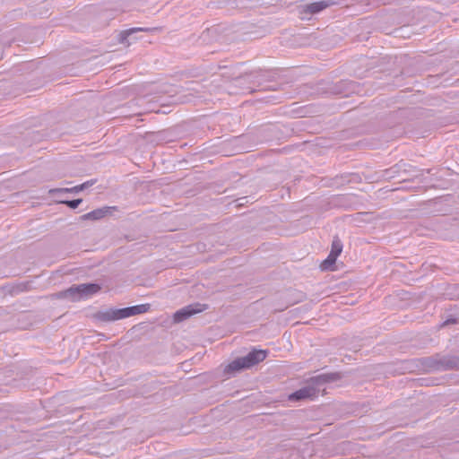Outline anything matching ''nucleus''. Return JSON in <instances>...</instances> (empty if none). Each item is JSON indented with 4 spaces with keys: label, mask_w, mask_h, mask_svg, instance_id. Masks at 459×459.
Here are the masks:
<instances>
[{
    "label": "nucleus",
    "mask_w": 459,
    "mask_h": 459,
    "mask_svg": "<svg viewBox=\"0 0 459 459\" xmlns=\"http://www.w3.org/2000/svg\"><path fill=\"white\" fill-rule=\"evenodd\" d=\"M266 358V351L258 350L249 352L246 357L239 358L229 364L225 371L233 373L244 368H249L255 364L264 360Z\"/></svg>",
    "instance_id": "f257e3e1"
},
{
    "label": "nucleus",
    "mask_w": 459,
    "mask_h": 459,
    "mask_svg": "<svg viewBox=\"0 0 459 459\" xmlns=\"http://www.w3.org/2000/svg\"><path fill=\"white\" fill-rule=\"evenodd\" d=\"M342 251V244L338 238H334L332 242V247L328 256L321 263L320 268L322 270L332 269L336 262L337 257Z\"/></svg>",
    "instance_id": "f03ea898"
},
{
    "label": "nucleus",
    "mask_w": 459,
    "mask_h": 459,
    "mask_svg": "<svg viewBox=\"0 0 459 459\" xmlns=\"http://www.w3.org/2000/svg\"><path fill=\"white\" fill-rule=\"evenodd\" d=\"M100 290V287L98 284L90 283V284H81L76 287L70 288L68 290V293L72 296H75L78 298H86L92 294L97 293Z\"/></svg>",
    "instance_id": "7ed1b4c3"
},
{
    "label": "nucleus",
    "mask_w": 459,
    "mask_h": 459,
    "mask_svg": "<svg viewBox=\"0 0 459 459\" xmlns=\"http://www.w3.org/2000/svg\"><path fill=\"white\" fill-rule=\"evenodd\" d=\"M205 308H206V306L201 305V304L189 305L175 313L174 321L181 322L195 314L204 311Z\"/></svg>",
    "instance_id": "20e7f679"
},
{
    "label": "nucleus",
    "mask_w": 459,
    "mask_h": 459,
    "mask_svg": "<svg viewBox=\"0 0 459 459\" xmlns=\"http://www.w3.org/2000/svg\"><path fill=\"white\" fill-rule=\"evenodd\" d=\"M318 390H316L314 386H307L301 388L295 393L289 395L290 401H299L305 399H313L317 396Z\"/></svg>",
    "instance_id": "39448f33"
},
{
    "label": "nucleus",
    "mask_w": 459,
    "mask_h": 459,
    "mask_svg": "<svg viewBox=\"0 0 459 459\" xmlns=\"http://www.w3.org/2000/svg\"><path fill=\"white\" fill-rule=\"evenodd\" d=\"M109 210H110L109 207H104V208L96 209L94 211H91V212L82 215V220H83V221H86V220L96 221V220L102 219V218H104L109 212Z\"/></svg>",
    "instance_id": "423d86ee"
},
{
    "label": "nucleus",
    "mask_w": 459,
    "mask_h": 459,
    "mask_svg": "<svg viewBox=\"0 0 459 459\" xmlns=\"http://www.w3.org/2000/svg\"><path fill=\"white\" fill-rule=\"evenodd\" d=\"M106 316L108 320H119L131 316L129 307L114 309L106 313Z\"/></svg>",
    "instance_id": "0eeeda50"
},
{
    "label": "nucleus",
    "mask_w": 459,
    "mask_h": 459,
    "mask_svg": "<svg viewBox=\"0 0 459 459\" xmlns=\"http://www.w3.org/2000/svg\"><path fill=\"white\" fill-rule=\"evenodd\" d=\"M149 309H150L149 304H142V305L129 307V311H130L131 316H134V315L146 313L147 311H149Z\"/></svg>",
    "instance_id": "6e6552de"
},
{
    "label": "nucleus",
    "mask_w": 459,
    "mask_h": 459,
    "mask_svg": "<svg viewBox=\"0 0 459 459\" xmlns=\"http://www.w3.org/2000/svg\"><path fill=\"white\" fill-rule=\"evenodd\" d=\"M329 4L325 2V1H322V2H316V3H313L307 6V9L308 12L312 13H318L322 10H324L325 8H326Z\"/></svg>",
    "instance_id": "1a4fd4ad"
},
{
    "label": "nucleus",
    "mask_w": 459,
    "mask_h": 459,
    "mask_svg": "<svg viewBox=\"0 0 459 459\" xmlns=\"http://www.w3.org/2000/svg\"><path fill=\"white\" fill-rule=\"evenodd\" d=\"M61 203L65 204L67 206H69L72 209H75L82 203V199H75V200H72V201H63Z\"/></svg>",
    "instance_id": "9d476101"
},
{
    "label": "nucleus",
    "mask_w": 459,
    "mask_h": 459,
    "mask_svg": "<svg viewBox=\"0 0 459 459\" xmlns=\"http://www.w3.org/2000/svg\"><path fill=\"white\" fill-rule=\"evenodd\" d=\"M90 183L87 182V183H83L82 185H79V186H76L71 189H67V191H74V192H79V191H82L87 186H89Z\"/></svg>",
    "instance_id": "9b49d317"
},
{
    "label": "nucleus",
    "mask_w": 459,
    "mask_h": 459,
    "mask_svg": "<svg viewBox=\"0 0 459 459\" xmlns=\"http://www.w3.org/2000/svg\"><path fill=\"white\" fill-rule=\"evenodd\" d=\"M138 30H145L142 29V28H135V29L132 30V31H138Z\"/></svg>",
    "instance_id": "f8f14e48"
}]
</instances>
